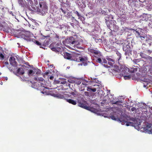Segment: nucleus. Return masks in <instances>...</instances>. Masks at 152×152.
Instances as JSON below:
<instances>
[{
  "instance_id": "a878e982",
  "label": "nucleus",
  "mask_w": 152,
  "mask_h": 152,
  "mask_svg": "<svg viewBox=\"0 0 152 152\" xmlns=\"http://www.w3.org/2000/svg\"><path fill=\"white\" fill-rule=\"evenodd\" d=\"M99 11H101V13H102L103 14H104V15H106V12H105V10H102V9H101L100 10H99Z\"/></svg>"
},
{
  "instance_id": "423d86ee",
  "label": "nucleus",
  "mask_w": 152,
  "mask_h": 152,
  "mask_svg": "<svg viewBox=\"0 0 152 152\" xmlns=\"http://www.w3.org/2000/svg\"><path fill=\"white\" fill-rule=\"evenodd\" d=\"M123 50L125 51V55L126 56H129L130 54L131 53V48L129 45H125L123 46Z\"/></svg>"
},
{
  "instance_id": "13d9d810",
  "label": "nucleus",
  "mask_w": 152,
  "mask_h": 152,
  "mask_svg": "<svg viewBox=\"0 0 152 152\" xmlns=\"http://www.w3.org/2000/svg\"><path fill=\"white\" fill-rule=\"evenodd\" d=\"M5 79L6 80H7V77H5Z\"/></svg>"
},
{
  "instance_id": "a211bd4d",
  "label": "nucleus",
  "mask_w": 152,
  "mask_h": 152,
  "mask_svg": "<svg viewBox=\"0 0 152 152\" xmlns=\"http://www.w3.org/2000/svg\"><path fill=\"white\" fill-rule=\"evenodd\" d=\"M116 54L118 56V57L117 58V60L118 61V64H120L119 63V61L121 60V54L120 53H119L118 51H117Z\"/></svg>"
},
{
  "instance_id": "473e14b6",
  "label": "nucleus",
  "mask_w": 152,
  "mask_h": 152,
  "mask_svg": "<svg viewBox=\"0 0 152 152\" xmlns=\"http://www.w3.org/2000/svg\"><path fill=\"white\" fill-rule=\"evenodd\" d=\"M76 83L77 84L79 85L81 84V82L80 80H77L76 81Z\"/></svg>"
},
{
  "instance_id": "3c124183",
  "label": "nucleus",
  "mask_w": 152,
  "mask_h": 152,
  "mask_svg": "<svg viewBox=\"0 0 152 152\" xmlns=\"http://www.w3.org/2000/svg\"><path fill=\"white\" fill-rule=\"evenodd\" d=\"M104 66L105 67H107V65L104 64Z\"/></svg>"
},
{
  "instance_id": "79ce46f5",
  "label": "nucleus",
  "mask_w": 152,
  "mask_h": 152,
  "mask_svg": "<svg viewBox=\"0 0 152 152\" xmlns=\"http://www.w3.org/2000/svg\"><path fill=\"white\" fill-rule=\"evenodd\" d=\"M49 74V72H45V73L44 75H43V77H44V76H45V75H48Z\"/></svg>"
},
{
  "instance_id": "6e6552de",
  "label": "nucleus",
  "mask_w": 152,
  "mask_h": 152,
  "mask_svg": "<svg viewBox=\"0 0 152 152\" xmlns=\"http://www.w3.org/2000/svg\"><path fill=\"white\" fill-rule=\"evenodd\" d=\"M152 125L149 124L146 126V127L144 128V130L146 132H148L149 133L152 134Z\"/></svg>"
},
{
  "instance_id": "9b49d317",
  "label": "nucleus",
  "mask_w": 152,
  "mask_h": 152,
  "mask_svg": "<svg viewBox=\"0 0 152 152\" xmlns=\"http://www.w3.org/2000/svg\"><path fill=\"white\" fill-rule=\"evenodd\" d=\"M79 59L80 61L82 62L84 66H85L87 65V64L86 62L88 60V59L86 57H79Z\"/></svg>"
},
{
  "instance_id": "6e6d98bb",
  "label": "nucleus",
  "mask_w": 152,
  "mask_h": 152,
  "mask_svg": "<svg viewBox=\"0 0 152 152\" xmlns=\"http://www.w3.org/2000/svg\"><path fill=\"white\" fill-rule=\"evenodd\" d=\"M94 86H97L99 87V85H94Z\"/></svg>"
},
{
  "instance_id": "f3484780",
  "label": "nucleus",
  "mask_w": 152,
  "mask_h": 152,
  "mask_svg": "<svg viewBox=\"0 0 152 152\" xmlns=\"http://www.w3.org/2000/svg\"><path fill=\"white\" fill-rule=\"evenodd\" d=\"M66 102L72 104L73 105H75L76 104L77 102L71 99H66Z\"/></svg>"
},
{
  "instance_id": "58836bf2",
  "label": "nucleus",
  "mask_w": 152,
  "mask_h": 152,
  "mask_svg": "<svg viewBox=\"0 0 152 152\" xmlns=\"http://www.w3.org/2000/svg\"><path fill=\"white\" fill-rule=\"evenodd\" d=\"M140 56L142 58H144L145 57L143 53H140Z\"/></svg>"
},
{
  "instance_id": "412c9836",
  "label": "nucleus",
  "mask_w": 152,
  "mask_h": 152,
  "mask_svg": "<svg viewBox=\"0 0 152 152\" xmlns=\"http://www.w3.org/2000/svg\"><path fill=\"white\" fill-rule=\"evenodd\" d=\"M4 54V53L2 52H0V61L3 60L5 58Z\"/></svg>"
},
{
  "instance_id": "cd10ccee",
  "label": "nucleus",
  "mask_w": 152,
  "mask_h": 152,
  "mask_svg": "<svg viewBox=\"0 0 152 152\" xmlns=\"http://www.w3.org/2000/svg\"><path fill=\"white\" fill-rule=\"evenodd\" d=\"M107 61L106 60L105 58H102V64L103 63H104L106 64H107Z\"/></svg>"
},
{
  "instance_id": "393cba45",
  "label": "nucleus",
  "mask_w": 152,
  "mask_h": 152,
  "mask_svg": "<svg viewBox=\"0 0 152 152\" xmlns=\"http://www.w3.org/2000/svg\"><path fill=\"white\" fill-rule=\"evenodd\" d=\"M96 61L97 62L99 63L102 64V60L101 58H98L96 60Z\"/></svg>"
},
{
  "instance_id": "c9c22d12",
  "label": "nucleus",
  "mask_w": 152,
  "mask_h": 152,
  "mask_svg": "<svg viewBox=\"0 0 152 152\" xmlns=\"http://www.w3.org/2000/svg\"><path fill=\"white\" fill-rule=\"evenodd\" d=\"M152 51L150 50H146V53L148 54H150L152 53Z\"/></svg>"
},
{
  "instance_id": "ea45409f",
  "label": "nucleus",
  "mask_w": 152,
  "mask_h": 152,
  "mask_svg": "<svg viewBox=\"0 0 152 152\" xmlns=\"http://www.w3.org/2000/svg\"><path fill=\"white\" fill-rule=\"evenodd\" d=\"M67 81L70 83H72L73 82V81L71 79H69L67 80Z\"/></svg>"
},
{
  "instance_id": "603ef678",
  "label": "nucleus",
  "mask_w": 152,
  "mask_h": 152,
  "mask_svg": "<svg viewBox=\"0 0 152 152\" xmlns=\"http://www.w3.org/2000/svg\"><path fill=\"white\" fill-rule=\"evenodd\" d=\"M20 2H19V4L20 3L21 4H22L21 2H23V1L22 0H21V1H20Z\"/></svg>"
},
{
  "instance_id": "680f3d73",
  "label": "nucleus",
  "mask_w": 152,
  "mask_h": 152,
  "mask_svg": "<svg viewBox=\"0 0 152 152\" xmlns=\"http://www.w3.org/2000/svg\"><path fill=\"white\" fill-rule=\"evenodd\" d=\"M72 26H74V24H73V23H72Z\"/></svg>"
},
{
  "instance_id": "aec40b11",
  "label": "nucleus",
  "mask_w": 152,
  "mask_h": 152,
  "mask_svg": "<svg viewBox=\"0 0 152 152\" xmlns=\"http://www.w3.org/2000/svg\"><path fill=\"white\" fill-rule=\"evenodd\" d=\"M137 68H132L129 70V72L131 73L135 72H137Z\"/></svg>"
},
{
  "instance_id": "2f4dec72",
  "label": "nucleus",
  "mask_w": 152,
  "mask_h": 152,
  "mask_svg": "<svg viewBox=\"0 0 152 152\" xmlns=\"http://www.w3.org/2000/svg\"><path fill=\"white\" fill-rule=\"evenodd\" d=\"M22 77H23V78H22L21 77L20 78L22 79V80L23 81H25V80H26L28 79V77H25L23 76Z\"/></svg>"
},
{
  "instance_id": "4468645a",
  "label": "nucleus",
  "mask_w": 152,
  "mask_h": 152,
  "mask_svg": "<svg viewBox=\"0 0 152 152\" xmlns=\"http://www.w3.org/2000/svg\"><path fill=\"white\" fill-rule=\"evenodd\" d=\"M32 70L29 69L28 71V74L29 76H32L35 73L36 71L35 70V68H32Z\"/></svg>"
},
{
  "instance_id": "72a5a7b5",
  "label": "nucleus",
  "mask_w": 152,
  "mask_h": 152,
  "mask_svg": "<svg viewBox=\"0 0 152 152\" xmlns=\"http://www.w3.org/2000/svg\"><path fill=\"white\" fill-rule=\"evenodd\" d=\"M66 86L69 87L70 88V83H69L68 82H66Z\"/></svg>"
},
{
  "instance_id": "dca6fc26",
  "label": "nucleus",
  "mask_w": 152,
  "mask_h": 152,
  "mask_svg": "<svg viewBox=\"0 0 152 152\" xmlns=\"http://www.w3.org/2000/svg\"><path fill=\"white\" fill-rule=\"evenodd\" d=\"M9 61L11 64L15 65L16 63L15 58L14 57H11L9 58Z\"/></svg>"
},
{
  "instance_id": "c85d7f7f",
  "label": "nucleus",
  "mask_w": 152,
  "mask_h": 152,
  "mask_svg": "<svg viewBox=\"0 0 152 152\" xmlns=\"http://www.w3.org/2000/svg\"><path fill=\"white\" fill-rule=\"evenodd\" d=\"M35 43L38 45L39 46L42 45L41 43L37 40H35Z\"/></svg>"
},
{
  "instance_id": "4be33fe9",
  "label": "nucleus",
  "mask_w": 152,
  "mask_h": 152,
  "mask_svg": "<svg viewBox=\"0 0 152 152\" xmlns=\"http://www.w3.org/2000/svg\"><path fill=\"white\" fill-rule=\"evenodd\" d=\"M138 35L139 36V37L142 40H144L145 39V38H146L147 37L146 36H142L140 35V33L139 32H138Z\"/></svg>"
},
{
  "instance_id": "052dcab7",
  "label": "nucleus",
  "mask_w": 152,
  "mask_h": 152,
  "mask_svg": "<svg viewBox=\"0 0 152 152\" xmlns=\"http://www.w3.org/2000/svg\"><path fill=\"white\" fill-rule=\"evenodd\" d=\"M40 87H41V86L40 85L39 86V87L38 88H39Z\"/></svg>"
},
{
  "instance_id": "f03ea898",
  "label": "nucleus",
  "mask_w": 152,
  "mask_h": 152,
  "mask_svg": "<svg viewBox=\"0 0 152 152\" xmlns=\"http://www.w3.org/2000/svg\"><path fill=\"white\" fill-rule=\"evenodd\" d=\"M41 1H39V8L37 10V11L41 12L42 11H46L48 9V7L45 2L43 0H39Z\"/></svg>"
},
{
  "instance_id": "9d476101",
  "label": "nucleus",
  "mask_w": 152,
  "mask_h": 152,
  "mask_svg": "<svg viewBox=\"0 0 152 152\" xmlns=\"http://www.w3.org/2000/svg\"><path fill=\"white\" fill-rule=\"evenodd\" d=\"M21 37L24 39L28 38L30 36V33L29 31L24 32L20 33Z\"/></svg>"
},
{
  "instance_id": "b1692460",
  "label": "nucleus",
  "mask_w": 152,
  "mask_h": 152,
  "mask_svg": "<svg viewBox=\"0 0 152 152\" xmlns=\"http://www.w3.org/2000/svg\"><path fill=\"white\" fill-rule=\"evenodd\" d=\"M125 123H126V125L127 126H129L130 125H132L133 124V122H130L125 121Z\"/></svg>"
},
{
  "instance_id": "7c9ffc66",
  "label": "nucleus",
  "mask_w": 152,
  "mask_h": 152,
  "mask_svg": "<svg viewBox=\"0 0 152 152\" xmlns=\"http://www.w3.org/2000/svg\"><path fill=\"white\" fill-rule=\"evenodd\" d=\"M78 18L80 19L81 20H84V18L83 17L81 16V15H80V16H78Z\"/></svg>"
},
{
  "instance_id": "e433bc0d",
  "label": "nucleus",
  "mask_w": 152,
  "mask_h": 152,
  "mask_svg": "<svg viewBox=\"0 0 152 152\" xmlns=\"http://www.w3.org/2000/svg\"><path fill=\"white\" fill-rule=\"evenodd\" d=\"M74 13H75V14H76V15H77V16H78H78H80V14L79 13V12H78V11H75V12H74Z\"/></svg>"
},
{
  "instance_id": "f257e3e1",
  "label": "nucleus",
  "mask_w": 152,
  "mask_h": 152,
  "mask_svg": "<svg viewBox=\"0 0 152 152\" xmlns=\"http://www.w3.org/2000/svg\"><path fill=\"white\" fill-rule=\"evenodd\" d=\"M113 18V16L111 15H107L105 18L106 23L109 28L111 31H116V29L117 28V27L114 24H112V23L110 24H109L110 23V22L111 23L113 22V23L115 22L114 20H112V19Z\"/></svg>"
},
{
  "instance_id": "e2e57ef3",
  "label": "nucleus",
  "mask_w": 152,
  "mask_h": 152,
  "mask_svg": "<svg viewBox=\"0 0 152 152\" xmlns=\"http://www.w3.org/2000/svg\"><path fill=\"white\" fill-rule=\"evenodd\" d=\"M124 70H123L122 71V72H124Z\"/></svg>"
},
{
  "instance_id": "ddd939ff",
  "label": "nucleus",
  "mask_w": 152,
  "mask_h": 152,
  "mask_svg": "<svg viewBox=\"0 0 152 152\" xmlns=\"http://www.w3.org/2000/svg\"><path fill=\"white\" fill-rule=\"evenodd\" d=\"M17 73L20 75H23L25 73L24 69L22 68H18L17 70Z\"/></svg>"
},
{
  "instance_id": "49530a36",
  "label": "nucleus",
  "mask_w": 152,
  "mask_h": 152,
  "mask_svg": "<svg viewBox=\"0 0 152 152\" xmlns=\"http://www.w3.org/2000/svg\"><path fill=\"white\" fill-rule=\"evenodd\" d=\"M54 78V77L53 76H50L49 78L50 80H53Z\"/></svg>"
},
{
  "instance_id": "a18cd8bd",
  "label": "nucleus",
  "mask_w": 152,
  "mask_h": 152,
  "mask_svg": "<svg viewBox=\"0 0 152 152\" xmlns=\"http://www.w3.org/2000/svg\"><path fill=\"white\" fill-rule=\"evenodd\" d=\"M8 68L11 72L13 71V69L11 67H9Z\"/></svg>"
},
{
  "instance_id": "bf43d9fd",
  "label": "nucleus",
  "mask_w": 152,
  "mask_h": 152,
  "mask_svg": "<svg viewBox=\"0 0 152 152\" xmlns=\"http://www.w3.org/2000/svg\"><path fill=\"white\" fill-rule=\"evenodd\" d=\"M22 66L24 67L25 68H26V66H25L24 65H23V66Z\"/></svg>"
},
{
  "instance_id": "f704fd0d",
  "label": "nucleus",
  "mask_w": 152,
  "mask_h": 152,
  "mask_svg": "<svg viewBox=\"0 0 152 152\" xmlns=\"http://www.w3.org/2000/svg\"><path fill=\"white\" fill-rule=\"evenodd\" d=\"M90 91H92L94 92H95L96 91V88H90Z\"/></svg>"
},
{
  "instance_id": "4c0bfd02",
  "label": "nucleus",
  "mask_w": 152,
  "mask_h": 152,
  "mask_svg": "<svg viewBox=\"0 0 152 152\" xmlns=\"http://www.w3.org/2000/svg\"><path fill=\"white\" fill-rule=\"evenodd\" d=\"M60 82V83L61 84H65L66 83V81L64 80L61 82L59 81V83Z\"/></svg>"
},
{
  "instance_id": "338daca9",
  "label": "nucleus",
  "mask_w": 152,
  "mask_h": 152,
  "mask_svg": "<svg viewBox=\"0 0 152 152\" xmlns=\"http://www.w3.org/2000/svg\"><path fill=\"white\" fill-rule=\"evenodd\" d=\"M72 18H74V17H72Z\"/></svg>"
},
{
  "instance_id": "39448f33",
  "label": "nucleus",
  "mask_w": 152,
  "mask_h": 152,
  "mask_svg": "<svg viewBox=\"0 0 152 152\" xmlns=\"http://www.w3.org/2000/svg\"><path fill=\"white\" fill-rule=\"evenodd\" d=\"M34 80L35 81H38V83L36 82L35 83V84L37 85L38 84L39 86L40 85L41 87H45V85L43 83L41 82H45V80L42 77H34Z\"/></svg>"
},
{
  "instance_id": "c03bdc74",
  "label": "nucleus",
  "mask_w": 152,
  "mask_h": 152,
  "mask_svg": "<svg viewBox=\"0 0 152 152\" xmlns=\"http://www.w3.org/2000/svg\"><path fill=\"white\" fill-rule=\"evenodd\" d=\"M55 37L57 39H59V37L58 35L56 34V37Z\"/></svg>"
},
{
  "instance_id": "09e8293b",
  "label": "nucleus",
  "mask_w": 152,
  "mask_h": 152,
  "mask_svg": "<svg viewBox=\"0 0 152 152\" xmlns=\"http://www.w3.org/2000/svg\"><path fill=\"white\" fill-rule=\"evenodd\" d=\"M4 64L6 65H8L9 64V63L8 62L6 61L4 62Z\"/></svg>"
},
{
  "instance_id": "0eeeda50",
  "label": "nucleus",
  "mask_w": 152,
  "mask_h": 152,
  "mask_svg": "<svg viewBox=\"0 0 152 152\" xmlns=\"http://www.w3.org/2000/svg\"><path fill=\"white\" fill-rule=\"evenodd\" d=\"M89 51L92 53H94L96 55H97L99 56H101V52L97 50V49L91 48L89 50Z\"/></svg>"
},
{
  "instance_id": "8fccbe9b",
  "label": "nucleus",
  "mask_w": 152,
  "mask_h": 152,
  "mask_svg": "<svg viewBox=\"0 0 152 152\" xmlns=\"http://www.w3.org/2000/svg\"><path fill=\"white\" fill-rule=\"evenodd\" d=\"M90 88H88L87 89V91H90Z\"/></svg>"
},
{
  "instance_id": "69168bd1",
  "label": "nucleus",
  "mask_w": 152,
  "mask_h": 152,
  "mask_svg": "<svg viewBox=\"0 0 152 152\" xmlns=\"http://www.w3.org/2000/svg\"><path fill=\"white\" fill-rule=\"evenodd\" d=\"M104 9L105 10H106L107 9Z\"/></svg>"
},
{
  "instance_id": "37998d69",
  "label": "nucleus",
  "mask_w": 152,
  "mask_h": 152,
  "mask_svg": "<svg viewBox=\"0 0 152 152\" xmlns=\"http://www.w3.org/2000/svg\"><path fill=\"white\" fill-rule=\"evenodd\" d=\"M132 111H134L136 110V109L135 107H133L131 109Z\"/></svg>"
},
{
  "instance_id": "5701e85b",
  "label": "nucleus",
  "mask_w": 152,
  "mask_h": 152,
  "mask_svg": "<svg viewBox=\"0 0 152 152\" xmlns=\"http://www.w3.org/2000/svg\"><path fill=\"white\" fill-rule=\"evenodd\" d=\"M35 70L36 71V73L37 74H39L41 73V71L37 68H35Z\"/></svg>"
},
{
  "instance_id": "7ed1b4c3",
  "label": "nucleus",
  "mask_w": 152,
  "mask_h": 152,
  "mask_svg": "<svg viewBox=\"0 0 152 152\" xmlns=\"http://www.w3.org/2000/svg\"><path fill=\"white\" fill-rule=\"evenodd\" d=\"M68 41L70 44L74 45L75 48L76 47L80 49L82 48L80 43L78 41L75 40L73 37H72V40L69 39Z\"/></svg>"
},
{
  "instance_id": "0e129e2a",
  "label": "nucleus",
  "mask_w": 152,
  "mask_h": 152,
  "mask_svg": "<svg viewBox=\"0 0 152 152\" xmlns=\"http://www.w3.org/2000/svg\"><path fill=\"white\" fill-rule=\"evenodd\" d=\"M72 60H73V59H72ZM74 60V61H75V59H74V60ZM75 61H76V60H75Z\"/></svg>"
},
{
  "instance_id": "1a4fd4ad",
  "label": "nucleus",
  "mask_w": 152,
  "mask_h": 152,
  "mask_svg": "<svg viewBox=\"0 0 152 152\" xmlns=\"http://www.w3.org/2000/svg\"><path fill=\"white\" fill-rule=\"evenodd\" d=\"M106 59L108 61V64L111 66H113L114 64L115 63V61L112 58V57L111 56H107Z\"/></svg>"
},
{
  "instance_id": "6ab92c4d",
  "label": "nucleus",
  "mask_w": 152,
  "mask_h": 152,
  "mask_svg": "<svg viewBox=\"0 0 152 152\" xmlns=\"http://www.w3.org/2000/svg\"><path fill=\"white\" fill-rule=\"evenodd\" d=\"M112 102L113 104H116L120 106L122 105L121 103H122V102L121 101H117L115 102H114L113 101H112Z\"/></svg>"
},
{
  "instance_id": "2eb2a0df",
  "label": "nucleus",
  "mask_w": 152,
  "mask_h": 152,
  "mask_svg": "<svg viewBox=\"0 0 152 152\" xmlns=\"http://www.w3.org/2000/svg\"><path fill=\"white\" fill-rule=\"evenodd\" d=\"M51 49L53 51H55L56 53L61 52L62 50L61 48L59 47L56 48L53 47Z\"/></svg>"
},
{
  "instance_id": "4d7b16f0",
  "label": "nucleus",
  "mask_w": 152,
  "mask_h": 152,
  "mask_svg": "<svg viewBox=\"0 0 152 152\" xmlns=\"http://www.w3.org/2000/svg\"><path fill=\"white\" fill-rule=\"evenodd\" d=\"M147 85H144V87L145 88L147 87Z\"/></svg>"
},
{
  "instance_id": "a19ab883",
  "label": "nucleus",
  "mask_w": 152,
  "mask_h": 152,
  "mask_svg": "<svg viewBox=\"0 0 152 152\" xmlns=\"http://www.w3.org/2000/svg\"><path fill=\"white\" fill-rule=\"evenodd\" d=\"M60 10H61V11L64 14H65L66 13V11L64 10L62 8H61Z\"/></svg>"
},
{
  "instance_id": "20e7f679",
  "label": "nucleus",
  "mask_w": 152,
  "mask_h": 152,
  "mask_svg": "<svg viewBox=\"0 0 152 152\" xmlns=\"http://www.w3.org/2000/svg\"><path fill=\"white\" fill-rule=\"evenodd\" d=\"M79 106L86 109L88 110H90L93 113H96L97 112V110H96L93 107L89 106H87L85 104L83 103H79L78 104Z\"/></svg>"
},
{
  "instance_id": "864d4df0",
  "label": "nucleus",
  "mask_w": 152,
  "mask_h": 152,
  "mask_svg": "<svg viewBox=\"0 0 152 152\" xmlns=\"http://www.w3.org/2000/svg\"><path fill=\"white\" fill-rule=\"evenodd\" d=\"M0 26L3 27V26L1 24H0Z\"/></svg>"
},
{
  "instance_id": "bb28decb",
  "label": "nucleus",
  "mask_w": 152,
  "mask_h": 152,
  "mask_svg": "<svg viewBox=\"0 0 152 152\" xmlns=\"http://www.w3.org/2000/svg\"><path fill=\"white\" fill-rule=\"evenodd\" d=\"M131 78L130 75H126L124 76V78L125 80L129 79Z\"/></svg>"
},
{
  "instance_id": "5fc2aeb1",
  "label": "nucleus",
  "mask_w": 152,
  "mask_h": 152,
  "mask_svg": "<svg viewBox=\"0 0 152 152\" xmlns=\"http://www.w3.org/2000/svg\"><path fill=\"white\" fill-rule=\"evenodd\" d=\"M79 65H81V66H82L83 65V64H82V63H80V64H78Z\"/></svg>"
},
{
  "instance_id": "c756f323",
  "label": "nucleus",
  "mask_w": 152,
  "mask_h": 152,
  "mask_svg": "<svg viewBox=\"0 0 152 152\" xmlns=\"http://www.w3.org/2000/svg\"><path fill=\"white\" fill-rule=\"evenodd\" d=\"M113 120H116L118 118H116L115 116L114 115H112L110 117Z\"/></svg>"
},
{
  "instance_id": "de8ad7c7",
  "label": "nucleus",
  "mask_w": 152,
  "mask_h": 152,
  "mask_svg": "<svg viewBox=\"0 0 152 152\" xmlns=\"http://www.w3.org/2000/svg\"><path fill=\"white\" fill-rule=\"evenodd\" d=\"M85 95L86 96H88V92L87 91L85 92Z\"/></svg>"
},
{
  "instance_id": "f8f14e48",
  "label": "nucleus",
  "mask_w": 152,
  "mask_h": 152,
  "mask_svg": "<svg viewBox=\"0 0 152 152\" xmlns=\"http://www.w3.org/2000/svg\"><path fill=\"white\" fill-rule=\"evenodd\" d=\"M64 58L66 59L71 60H72V56L71 54L68 53L66 52L64 53Z\"/></svg>"
}]
</instances>
